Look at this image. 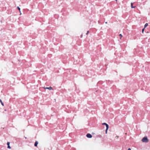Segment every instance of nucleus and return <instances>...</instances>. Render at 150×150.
I'll return each mask as SVG.
<instances>
[{"label": "nucleus", "instance_id": "nucleus-1", "mask_svg": "<svg viewBox=\"0 0 150 150\" xmlns=\"http://www.w3.org/2000/svg\"><path fill=\"white\" fill-rule=\"evenodd\" d=\"M142 141L143 142L147 143L148 142V140L146 137H144L142 139Z\"/></svg>", "mask_w": 150, "mask_h": 150}, {"label": "nucleus", "instance_id": "nucleus-2", "mask_svg": "<svg viewBox=\"0 0 150 150\" xmlns=\"http://www.w3.org/2000/svg\"><path fill=\"white\" fill-rule=\"evenodd\" d=\"M86 137L88 138H91L92 137V136L90 134H88L86 135Z\"/></svg>", "mask_w": 150, "mask_h": 150}, {"label": "nucleus", "instance_id": "nucleus-3", "mask_svg": "<svg viewBox=\"0 0 150 150\" xmlns=\"http://www.w3.org/2000/svg\"><path fill=\"white\" fill-rule=\"evenodd\" d=\"M44 88L45 89H49V90H52L53 89V88H52V87H44Z\"/></svg>", "mask_w": 150, "mask_h": 150}, {"label": "nucleus", "instance_id": "nucleus-4", "mask_svg": "<svg viewBox=\"0 0 150 150\" xmlns=\"http://www.w3.org/2000/svg\"><path fill=\"white\" fill-rule=\"evenodd\" d=\"M102 125H105L106 128L107 127H109V126L108 125V124H106L105 123H102Z\"/></svg>", "mask_w": 150, "mask_h": 150}, {"label": "nucleus", "instance_id": "nucleus-5", "mask_svg": "<svg viewBox=\"0 0 150 150\" xmlns=\"http://www.w3.org/2000/svg\"><path fill=\"white\" fill-rule=\"evenodd\" d=\"M38 144V142H36L35 143L34 145L35 146H36Z\"/></svg>", "mask_w": 150, "mask_h": 150}, {"label": "nucleus", "instance_id": "nucleus-6", "mask_svg": "<svg viewBox=\"0 0 150 150\" xmlns=\"http://www.w3.org/2000/svg\"><path fill=\"white\" fill-rule=\"evenodd\" d=\"M131 7L132 8H134L135 7V6H133V3H131Z\"/></svg>", "mask_w": 150, "mask_h": 150}, {"label": "nucleus", "instance_id": "nucleus-7", "mask_svg": "<svg viewBox=\"0 0 150 150\" xmlns=\"http://www.w3.org/2000/svg\"><path fill=\"white\" fill-rule=\"evenodd\" d=\"M0 103H1V105H3V106H4V103H3L2 102L1 100V99H0Z\"/></svg>", "mask_w": 150, "mask_h": 150}, {"label": "nucleus", "instance_id": "nucleus-8", "mask_svg": "<svg viewBox=\"0 0 150 150\" xmlns=\"http://www.w3.org/2000/svg\"><path fill=\"white\" fill-rule=\"evenodd\" d=\"M108 128H109V127H106V130H105V133L106 134H107V131L108 129Z\"/></svg>", "mask_w": 150, "mask_h": 150}, {"label": "nucleus", "instance_id": "nucleus-9", "mask_svg": "<svg viewBox=\"0 0 150 150\" xmlns=\"http://www.w3.org/2000/svg\"><path fill=\"white\" fill-rule=\"evenodd\" d=\"M148 25V24L147 23H146L144 25V28H146V27Z\"/></svg>", "mask_w": 150, "mask_h": 150}, {"label": "nucleus", "instance_id": "nucleus-10", "mask_svg": "<svg viewBox=\"0 0 150 150\" xmlns=\"http://www.w3.org/2000/svg\"><path fill=\"white\" fill-rule=\"evenodd\" d=\"M17 8L18 9V10L19 11V12H20V11H21L20 8L18 6L17 7Z\"/></svg>", "mask_w": 150, "mask_h": 150}, {"label": "nucleus", "instance_id": "nucleus-11", "mask_svg": "<svg viewBox=\"0 0 150 150\" xmlns=\"http://www.w3.org/2000/svg\"><path fill=\"white\" fill-rule=\"evenodd\" d=\"M119 36H120V39H121L122 37V34H120L119 35Z\"/></svg>", "mask_w": 150, "mask_h": 150}, {"label": "nucleus", "instance_id": "nucleus-12", "mask_svg": "<svg viewBox=\"0 0 150 150\" xmlns=\"http://www.w3.org/2000/svg\"><path fill=\"white\" fill-rule=\"evenodd\" d=\"M144 28H143L142 29V32L143 33H144Z\"/></svg>", "mask_w": 150, "mask_h": 150}, {"label": "nucleus", "instance_id": "nucleus-13", "mask_svg": "<svg viewBox=\"0 0 150 150\" xmlns=\"http://www.w3.org/2000/svg\"><path fill=\"white\" fill-rule=\"evenodd\" d=\"M8 149H11V147H10V145H8Z\"/></svg>", "mask_w": 150, "mask_h": 150}, {"label": "nucleus", "instance_id": "nucleus-14", "mask_svg": "<svg viewBox=\"0 0 150 150\" xmlns=\"http://www.w3.org/2000/svg\"><path fill=\"white\" fill-rule=\"evenodd\" d=\"M7 145H8H8H10V142H7Z\"/></svg>", "mask_w": 150, "mask_h": 150}, {"label": "nucleus", "instance_id": "nucleus-15", "mask_svg": "<svg viewBox=\"0 0 150 150\" xmlns=\"http://www.w3.org/2000/svg\"><path fill=\"white\" fill-rule=\"evenodd\" d=\"M89 33V31H87V33H86V35H88V34Z\"/></svg>", "mask_w": 150, "mask_h": 150}, {"label": "nucleus", "instance_id": "nucleus-16", "mask_svg": "<svg viewBox=\"0 0 150 150\" xmlns=\"http://www.w3.org/2000/svg\"><path fill=\"white\" fill-rule=\"evenodd\" d=\"M115 137L116 138H118V136H116Z\"/></svg>", "mask_w": 150, "mask_h": 150}, {"label": "nucleus", "instance_id": "nucleus-17", "mask_svg": "<svg viewBox=\"0 0 150 150\" xmlns=\"http://www.w3.org/2000/svg\"><path fill=\"white\" fill-rule=\"evenodd\" d=\"M20 15H21V14H22V13H21V11H20Z\"/></svg>", "mask_w": 150, "mask_h": 150}, {"label": "nucleus", "instance_id": "nucleus-18", "mask_svg": "<svg viewBox=\"0 0 150 150\" xmlns=\"http://www.w3.org/2000/svg\"><path fill=\"white\" fill-rule=\"evenodd\" d=\"M128 150H131V149L130 148H129L128 149Z\"/></svg>", "mask_w": 150, "mask_h": 150}, {"label": "nucleus", "instance_id": "nucleus-19", "mask_svg": "<svg viewBox=\"0 0 150 150\" xmlns=\"http://www.w3.org/2000/svg\"><path fill=\"white\" fill-rule=\"evenodd\" d=\"M82 37V35H81V37Z\"/></svg>", "mask_w": 150, "mask_h": 150}, {"label": "nucleus", "instance_id": "nucleus-20", "mask_svg": "<svg viewBox=\"0 0 150 150\" xmlns=\"http://www.w3.org/2000/svg\"><path fill=\"white\" fill-rule=\"evenodd\" d=\"M105 23L106 24H107V22H106Z\"/></svg>", "mask_w": 150, "mask_h": 150}, {"label": "nucleus", "instance_id": "nucleus-21", "mask_svg": "<svg viewBox=\"0 0 150 150\" xmlns=\"http://www.w3.org/2000/svg\"><path fill=\"white\" fill-rule=\"evenodd\" d=\"M149 33V32H147V33Z\"/></svg>", "mask_w": 150, "mask_h": 150}]
</instances>
